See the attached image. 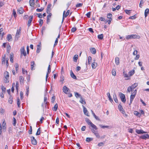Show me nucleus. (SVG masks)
Segmentation results:
<instances>
[{
  "label": "nucleus",
  "mask_w": 149,
  "mask_h": 149,
  "mask_svg": "<svg viewBox=\"0 0 149 149\" xmlns=\"http://www.w3.org/2000/svg\"><path fill=\"white\" fill-rule=\"evenodd\" d=\"M86 122L89 125H90L91 127V128H93L95 129H97L98 128L97 126L94 124H93L91 120L88 118H86L85 119Z\"/></svg>",
  "instance_id": "nucleus-1"
},
{
  "label": "nucleus",
  "mask_w": 149,
  "mask_h": 149,
  "mask_svg": "<svg viewBox=\"0 0 149 149\" xmlns=\"http://www.w3.org/2000/svg\"><path fill=\"white\" fill-rule=\"evenodd\" d=\"M90 129L91 130V132L94 134L98 138H100V135L97 131H96L97 129H95L93 128H91V127H89Z\"/></svg>",
  "instance_id": "nucleus-2"
},
{
  "label": "nucleus",
  "mask_w": 149,
  "mask_h": 149,
  "mask_svg": "<svg viewBox=\"0 0 149 149\" xmlns=\"http://www.w3.org/2000/svg\"><path fill=\"white\" fill-rule=\"evenodd\" d=\"M120 96L122 101L124 103H125L126 102V99L125 95L120 93Z\"/></svg>",
  "instance_id": "nucleus-3"
},
{
  "label": "nucleus",
  "mask_w": 149,
  "mask_h": 149,
  "mask_svg": "<svg viewBox=\"0 0 149 149\" xmlns=\"http://www.w3.org/2000/svg\"><path fill=\"white\" fill-rule=\"evenodd\" d=\"M137 36L136 35H131L126 36L125 38L127 39H129L136 38Z\"/></svg>",
  "instance_id": "nucleus-4"
},
{
  "label": "nucleus",
  "mask_w": 149,
  "mask_h": 149,
  "mask_svg": "<svg viewBox=\"0 0 149 149\" xmlns=\"http://www.w3.org/2000/svg\"><path fill=\"white\" fill-rule=\"evenodd\" d=\"M47 100V97L45 95L44 96V102L45 103V108H48V109H49V107H48V106L49 104V102L46 101Z\"/></svg>",
  "instance_id": "nucleus-5"
},
{
  "label": "nucleus",
  "mask_w": 149,
  "mask_h": 149,
  "mask_svg": "<svg viewBox=\"0 0 149 149\" xmlns=\"http://www.w3.org/2000/svg\"><path fill=\"white\" fill-rule=\"evenodd\" d=\"M21 54H23L24 56H26V51L24 49V47H23L20 49Z\"/></svg>",
  "instance_id": "nucleus-6"
},
{
  "label": "nucleus",
  "mask_w": 149,
  "mask_h": 149,
  "mask_svg": "<svg viewBox=\"0 0 149 149\" xmlns=\"http://www.w3.org/2000/svg\"><path fill=\"white\" fill-rule=\"evenodd\" d=\"M33 17V15L29 17V19L28 21L27 24V25L28 28H29L31 25V23L32 21Z\"/></svg>",
  "instance_id": "nucleus-7"
},
{
  "label": "nucleus",
  "mask_w": 149,
  "mask_h": 149,
  "mask_svg": "<svg viewBox=\"0 0 149 149\" xmlns=\"http://www.w3.org/2000/svg\"><path fill=\"white\" fill-rule=\"evenodd\" d=\"M31 141L32 144L34 145H36L37 143V141L36 139L33 136L31 137Z\"/></svg>",
  "instance_id": "nucleus-8"
},
{
  "label": "nucleus",
  "mask_w": 149,
  "mask_h": 149,
  "mask_svg": "<svg viewBox=\"0 0 149 149\" xmlns=\"http://www.w3.org/2000/svg\"><path fill=\"white\" fill-rule=\"evenodd\" d=\"M82 107L83 109V112L84 114L87 116H89L88 112L86 108L83 105L82 106Z\"/></svg>",
  "instance_id": "nucleus-9"
},
{
  "label": "nucleus",
  "mask_w": 149,
  "mask_h": 149,
  "mask_svg": "<svg viewBox=\"0 0 149 149\" xmlns=\"http://www.w3.org/2000/svg\"><path fill=\"white\" fill-rule=\"evenodd\" d=\"M63 92L67 94V92H68L69 89L66 86H64L63 87Z\"/></svg>",
  "instance_id": "nucleus-10"
},
{
  "label": "nucleus",
  "mask_w": 149,
  "mask_h": 149,
  "mask_svg": "<svg viewBox=\"0 0 149 149\" xmlns=\"http://www.w3.org/2000/svg\"><path fill=\"white\" fill-rule=\"evenodd\" d=\"M149 137V135L147 134L142 135L140 136V138L142 139H146L148 138Z\"/></svg>",
  "instance_id": "nucleus-11"
},
{
  "label": "nucleus",
  "mask_w": 149,
  "mask_h": 149,
  "mask_svg": "<svg viewBox=\"0 0 149 149\" xmlns=\"http://www.w3.org/2000/svg\"><path fill=\"white\" fill-rule=\"evenodd\" d=\"M135 96L136 95L132 94L130 97V103L129 104V105H130L132 104Z\"/></svg>",
  "instance_id": "nucleus-12"
},
{
  "label": "nucleus",
  "mask_w": 149,
  "mask_h": 149,
  "mask_svg": "<svg viewBox=\"0 0 149 149\" xmlns=\"http://www.w3.org/2000/svg\"><path fill=\"white\" fill-rule=\"evenodd\" d=\"M136 132L138 134H143V133H146L143 130H139L136 129Z\"/></svg>",
  "instance_id": "nucleus-13"
},
{
  "label": "nucleus",
  "mask_w": 149,
  "mask_h": 149,
  "mask_svg": "<svg viewBox=\"0 0 149 149\" xmlns=\"http://www.w3.org/2000/svg\"><path fill=\"white\" fill-rule=\"evenodd\" d=\"M41 46L40 45H38L37 47L36 52L38 53H39L41 50Z\"/></svg>",
  "instance_id": "nucleus-14"
},
{
  "label": "nucleus",
  "mask_w": 149,
  "mask_h": 149,
  "mask_svg": "<svg viewBox=\"0 0 149 149\" xmlns=\"http://www.w3.org/2000/svg\"><path fill=\"white\" fill-rule=\"evenodd\" d=\"M70 76L71 77L74 79H77V77L74 74L72 70H71L70 71Z\"/></svg>",
  "instance_id": "nucleus-15"
},
{
  "label": "nucleus",
  "mask_w": 149,
  "mask_h": 149,
  "mask_svg": "<svg viewBox=\"0 0 149 149\" xmlns=\"http://www.w3.org/2000/svg\"><path fill=\"white\" fill-rule=\"evenodd\" d=\"M90 51L93 54H95L96 53V50L94 48H91L90 49Z\"/></svg>",
  "instance_id": "nucleus-16"
},
{
  "label": "nucleus",
  "mask_w": 149,
  "mask_h": 149,
  "mask_svg": "<svg viewBox=\"0 0 149 149\" xmlns=\"http://www.w3.org/2000/svg\"><path fill=\"white\" fill-rule=\"evenodd\" d=\"M19 80L20 84H23L24 82V78L23 77L20 76L19 77Z\"/></svg>",
  "instance_id": "nucleus-17"
},
{
  "label": "nucleus",
  "mask_w": 149,
  "mask_h": 149,
  "mask_svg": "<svg viewBox=\"0 0 149 149\" xmlns=\"http://www.w3.org/2000/svg\"><path fill=\"white\" fill-rule=\"evenodd\" d=\"M7 39L8 41H10L12 40V36L10 34H8L7 36Z\"/></svg>",
  "instance_id": "nucleus-18"
},
{
  "label": "nucleus",
  "mask_w": 149,
  "mask_h": 149,
  "mask_svg": "<svg viewBox=\"0 0 149 149\" xmlns=\"http://www.w3.org/2000/svg\"><path fill=\"white\" fill-rule=\"evenodd\" d=\"M13 53H11L10 55V61L11 63H13Z\"/></svg>",
  "instance_id": "nucleus-19"
},
{
  "label": "nucleus",
  "mask_w": 149,
  "mask_h": 149,
  "mask_svg": "<svg viewBox=\"0 0 149 149\" xmlns=\"http://www.w3.org/2000/svg\"><path fill=\"white\" fill-rule=\"evenodd\" d=\"M80 102L83 104H86V102L84 99L82 97H81Z\"/></svg>",
  "instance_id": "nucleus-20"
},
{
  "label": "nucleus",
  "mask_w": 149,
  "mask_h": 149,
  "mask_svg": "<svg viewBox=\"0 0 149 149\" xmlns=\"http://www.w3.org/2000/svg\"><path fill=\"white\" fill-rule=\"evenodd\" d=\"M113 99L114 101L116 103L118 102V100L117 99L116 95L115 93H114L113 95Z\"/></svg>",
  "instance_id": "nucleus-21"
},
{
  "label": "nucleus",
  "mask_w": 149,
  "mask_h": 149,
  "mask_svg": "<svg viewBox=\"0 0 149 149\" xmlns=\"http://www.w3.org/2000/svg\"><path fill=\"white\" fill-rule=\"evenodd\" d=\"M107 96L109 98V100L110 101V102H113V100L112 99L109 93H108L107 94Z\"/></svg>",
  "instance_id": "nucleus-22"
},
{
  "label": "nucleus",
  "mask_w": 149,
  "mask_h": 149,
  "mask_svg": "<svg viewBox=\"0 0 149 149\" xmlns=\"http://www.w3.org/2000/svg\"><path fill=\"white\" fill-rule=\"evenodd\" d=\"M52 15V14L51 13H49V15L47 16V24L49 22V18L51 17V16Z\"/></svg>",
  "instance_id": "nucleus-23"
},
{
  "label": "nucleus",
  "mask_w": 149,
  "mask_h": 149,
  "mask_svg": "<svg viewBox=\"0 0 149 149\" xmlns=\"http://www.w3.org/2000/svg\"><path fill=\"white\" fill-rule=\"evenodd\" d=\"M8 101L9 103L10 104H12L13 103V98L11 95H10V96L9 98Z\"/></svg>",
  "instance_id": "nucleus-24"
},
{
  "label": "nucleus",
  "mask_w": 149,
  "mask_h": 149,
  "mask_svg": "<svg viewBox=\"0 0 149 149\" xmlns=\"http://www.w3.org/2000/svg\"><path fill=\"white\" fill-rule=\"evenodd\" d=\"M34 0H30L29 2L30 5L31 6L34 7Z\"/></svg>",
  "instance_id": "nucleus-25"
},
{
  "label": "nucleus",
  "mask_w": 149,
  "mask_h": 149,
  "mask_svg": "<svg viewBox=\"0 0 149 149\" xmlns=\"http://www.w3.org/2000/svg\"><path fill=\"white\" fill-rule=\"evenodd\" d=\"M5 77L6 79H8L9 78V75L8 72H7L6 71L5 73Z\"/></svg>",
  "instance_id": "nucleus-26"
},
{
  "label": "nucleus",
  "mask_w": 149,
  "mask_h": 149,
  "mask_svg": "<svg viewBox=\"0 0 149 149\" xmlns=\"http://www.w3.org/2000/svg\"><path fill=\"white\" fill-rule=\"evenodd\" d=\"M149 12V9L148 8H147L146 9L145 11L144 15L145 17H146L147 15L148 14Z\"/></svg>",
  "instance_id": "nucleus-27"
},
{
  "label": "nucleus",
  "mask_w": 149,
  "mask_h": 149,
  "mask_svg": "<svg viewBox=\"0 0 149 149\" xmlns=\"http://www.w3.org/2000/svg\"><path fill=\"white\" fill-rule=\"evenodd\" d=\"M23 9L22 8H20L17 10V13L19 14H22L23 13Z\"/></svg>",
  "instance_id": "nucleus-28"
},
{
  "label": "nucleus",
  "mask_w": 149,
  "mask_h": 149,
  "mask_svg": "<svg viewBox=\"0 0 149 149\" xmlns=\"http://www.w3.org/2000/svg\"><path fill=\"white\" fill-rule=\"evenodd\" d=\"M115 62L117 65H118L119 64V58L118 57H117L115 58Z\"/></svg>",
  "instance_id": "nucleus-29"
},
{
  "label": "nucleus",
  "mask_w": 149,
  "mask_h": 149,
  "mask_svg": "<svg viewBox=\"0 0 149 149\" xmlns=\"http://www.w3.org/2000/svg\"><path fill=\"white\" fill-rule=\"evenodd\" d=\"M137 86L138 84L137 83H135L130 86L132 88V89L134 90Z\"/></svg>",
  "instance_id": "nucleus-30"
},
{
  "label": "nucleus",
  "mask_w": 149,
  "mask_h": 149,
  "mask_svg": "<svg viewBox=\"0 0 149 149\" xmlns=\"http://www.w3.org/2000/svg\"><path fill=\"white\" fill-rule=\"evenodd\" d=\"M135 73V70H134L130 71L129 72V75L130 76H132V75Z\"/></svg>",
  "instance_id": "nucleus-31"
},
{
  "label": "nucleus",
  "mask_w": 149,
  "mask_h": 149,
  "mask_svg": "<svg viewBox=\"0 0 149 149\" xmlns=\"http://www.w3.org/2000/svg\"><path fill=\"white\" fill-rule=\"evenodd\" d=\"M134 114L136 116H138L139 117H140L141 116V114L137 111H134Z\"/></svg>",
  "instance_id": "nucleus-32"
},
{
  "label": "nucleus",
  "mask_w": 149,
  "mask_h": 149,
  "mask_svg": "<svg viewBox=\"0 0 149 149\" xmlns=\"http://www.w3.org/2000/svg\"><path fill=\"white\" fill-rule=\"evenodd\" d=\"M19 87V82L18 81H17L15 85L16 90H17V92H18V89Z\"/></svg>",
  "instance_id": "nucleus-33"
},
{
  "label": "nucleus",
  "mask_w": 149,
  "mask_h": 149,
  "mask_svg": "<svg viewBox=\"0 0 149 149\" xmlns=\"http://www.w3.org/2000/svg\"><path fill=\"white\" fill-rule=\"evenodd\" d=\"M97 65V64L95 62H94L92 64L91 66L92 67V68L93 69H95L96 68V65Z\"/></svg>",
  "instance_id": "nucleus-34"
},
{
  "label": "nucleus",
  "mask_w": 149,
  "mask_h": 149,
  "mask_svg": "<svg viewBox=\"0 0 149 149\" xmlns=\"http://www.w3.org/2000/svg\"><path fill=\"white\" fill-rule=\"evenodd\" d=\"M31 68L32 70H34V68H33L34 67V65H35V63L34 61H33L31 62Z\"/></svg>",
  "instance_id": "nucleus-35"
},
{
  "label": "nucleus",
  "mask_w": 149,
  "mask_h": 149,
  "mask_svg": "<svg viewBox=\"0 0 149 149\" xmlns=\"http://www.w3.org/2000/svg\"><path fill=\"white\" fill-rule=\"evenodd\" d=\"M97 37L99 39L102 40L103 38V35L102 34L99 35Z\"/></svg>",
  "instance_id": "nucleus-36"
},
{
  "label": "nucleus",
  "mask_w": 149,
  "mask_h": 149,
  "mask_svg": "<svg viewBox=\"0 0 149 149\" xmlns=\"http://www.w3.org/2000/svg\"><path fill=\"white\" fill-rule=\"evenodd\" d=\"M17 104L18 107L19 108L20 107V102L19 99L18 98L17 100Z\"/></svg>",
  "instance_id": "nucleus-37"
},
{
  "label": "nucleus",
  "mask_w": 149,
  "mask_h": 149,
  "mask_svg": "<svg viewBox=\"0 0 149 149\" xmlns=\"http://www.w3.org/2000/svg\"><path fill=\"white\" fill-rule=\"evenodd\" d=\"M93 140L92 138L87 137L86 138V141L87 142H89Z\"/></svg>",
  "instance_id": "nucleus-38"
},
{
  "label": "nucleus",
  "mask_w": 149,
  "mask_h": 149,
  "mask_svg": "<svg viewBox=\"0 0 149 149\" xmlns=\"http://www.w3.org/2000/svg\"><path fill=\"white\" fill-rule=\"evenodd\" d=\"M75 97L77 98L79 97L80 98L81 97H82L77 92L75 93Z\"/></svg>",
  "instance_id": "nucleus-39"
},
{
  "label": "nucleus",
  "mask_w": 149,
  "mask_h": 149,
  "mask_svg": "<svg viewBox=\"0 0 149 149\" xmlns=\"http://www.w3.org/2000/svg\"><path fill=\"white\" fill-rule=\"evenodd\" d=\"M40 128H39L37 131V132L36 133V135H38L40 134Z\"/></svg>",
  "instance_id": "nucleus-40"
},
{
  "label": "nucleus",
  "mask_w": 149,
  "mask_h": 149,
  "mask_svg": "<svg viewBox=\"0 0 149 149\" xmlns=\"http://www.w3.org/2000/svg\"><path fill=\"white\" fill-rule=\"evenodd\" d=\"M58 107V105L57 104H56L55 105L54 107V109H53V110H54L55 111H56Z\"/></svg>",
  "instance_id": "nucleus-41"
},
{
  "label": "nucleus",
  "mask_w": 149,
  "mask_h": 149,
  "mask_svg": "<svg viewBox=\"0 0 149 149\" xmlns=\"http://www.w3.org/2000/svg\"><path fill=\"white\" fill-rule=\"evenodd\" d=\"M118 109L119 110L121 111L122 110H123V108L121 104H119L118 106Z\"/></svg>",
  "instance_id": "nucleus-42"
},
{
  "label": "nucleus",
  "mask_w": 149,
  "mask_h": 149,
  "mask_svg": "<svg viewBox=\"0 0 149 149\" xmlns=\"http://www.w3.org/2000/svg\"><path fill=\"white\" fill-rule=\"evenodd\" d=\"M11 49V47L9 45H7V52H8V53H9L10 50V49Z\"/></svg>",
  "instance_id": "nucleus-43"
},
{
  "label": "nucleus",
  "mask_w": 149,
  "mask_h": 149,
  "mask_svg": "<svg viewBox=\"0 0 149 149\" xmlns=\"http://www.w3.org/2000/svg\"><path fill=\"white\" fill-rule=\"evenodd\" d=\"M92 59V58L90 56H89L88 57V64H91V61Z\"/></svg>",
  "instance_id": "nucleus-44"
},
{
  "label": "nucleus",
  "mask_w": 149,
  "mask_h": 149,
  "mask_svg": "<svg viewBox=\"0 0 149 149\" xmlns=\"http://www.w3.org/2000/svg\"><path fill=\"white\" fill-rule=\"evenodd\" d=\"M112 15L111 13H109L107 15V17L109 19H112Z\"/></svg>",
  "instance_id": "nucleus-45"
},
{
  "label": "nucleus",
  "mask_w": 149,
  "mask_h": 149,
  "mask_svg": "<svg viewBox=\"0 0 149 149\" xmlns=\"http://www.w3.org/2000/svg\"><path fill=\"white\" fill-rule=\"evenodd\" d=\"M78 56L77 55V56L75 55L73 57L74 61L75 62H77V61L78 59Z\"/></svg>",
  "instance_id": "nucleus-46"
},
{
  "label": "nucleus",
  "mask_w": 149,
  "mask_h": 149,
  "mask_svg": "<svg viewBox=\"0 0 149 149\" xmlns=\"http://www.w3.org/2000/svg\"><path fill=\"white\" fill-rule=\"evenodd\" d=\"M105 143V142H101L98 144V146H104Z\"/></svg>",
  "instance_id": "nucleus-47"
},
{
  "label": "nucleus",
  "mask_w": 149,
  "mask_h": 149,
  "mask_svg": "<svg viewBox=\"0 0 149 149\" xmlns=\"http://www.w3.org/2000/svg\"><path fill=\"white\" fill-rule=\"evenodd\" d=\"M16 119L15 117L13 118V126H15L16 124Z\"/></svg>",
  "instance_id": "nucleus-48"
},
{
  "label": "nucleus",
  "mask_w": 149,
  "mask_h": 149,
  "mask_svg": "<svg viewBox=\"0 0 149 149\" xmlns=\"http://www.w3.org/2000/svg\"><path fill=\"white\" fill-rule=\"evenodd\" d=\"M143 3H144V2H143V0H141L140 2V3L139 5V6L140 8H142V7L143 6L142 4H143Z\"/></svg>",
  "instance_id": "nucleus-49"
},
{
  "label": "nucleus",
  "mask_w": 149,
  "mask_h": 149,
  "mask_svg": "<svg viewBox=\"0 0 149 149\" xmlns=\"http://www.w3.org/2000/svg\"><path fill=\"white\" fill-rule=\"evenodd\" d=\"M15 70L16 72L17 71L19 68V65L17 63H16L15 65Z\"/></svg>",
  "instance_id": "nucleus-50"
},
{
  "label": "nucleus",
  "mask_w": 149,
  "mask_h": 149,
  "mask_svg": "<svg viewBox=\"0 0 149 149\" xmlns=\"http://www.w3.org/2000/svg\"><path fill=\"white\" fill-rule=\"evenodd\" d=\"M83 5V3H79L76 4V8H79L82 6Z\"/></svg>",
  "instance_id": "nucleus-51"
},
{
  "label": "nucleus",
  "mask_w": 149,
  "mask_h": 149,
  "mask_svg": "<svg viewBox=\"0 0 149 149\" xmlns=\"http://www.w3.org/2000/svg\"><path fill=\"white\" fill-rule=\"evenodd\" d=\"M121 111V112L122 113L123 115L125 117H127V114H126V113H125V111H124V109L123 110H122V111Z\"/></svg>",
  "instance_id": "nucleus-52"
},
{
  "label": "nucleus",
  "mask_w": 149,
  "mask_h": 149,
  "mask_svg": "<svg viewBox=\"0 0 149 149\" xmlns=\"http://www.w3.org/2000/svg\"><path fill=\"white\" fill-rule=\"evenodd\" d=\"M1 89L2 90V92L5 93L6 92V88L5 87L2 86V87Z\"/></svg>",
  "instance_id": "nucleus-53"
},
{
  "label": "nucleus",
  "mask_w": 149,
  "mask_h": 149,
  "mask_svg": "<svg viewBox=\"0 0 149 149\" xmlns=\"http://www.w3.org/2000/svg\"><path fill=\"white\" fill-rule=\"evenodd\" d=\"M65 11H64L63 12V18H62V21L61 22L62 23L63 22L64 20V18L65 17Z\"/></svg>",
  "instance_id": "nucleus-54"
},
{
  "label": "nucleus",
  "mask_w": 149,
  "mask_h": 149,
  "mask_svg": "<svg viewBox=\"0 0 149 149\" xmlns=\"http://www.w3.org/2000/svg\"><path fill=\"white\" fill-rule=\"evenodd\" d=\"M39 25L40 26H41L43 24V21L42 19H40L39 21Z\"/></svg>",
  "instance_id": "nucleus-55"
},
{
  "label": "nucleus",
  "mask_w": 149,
  "mask_h": 149,
  "mask_svg": "<svg viewBox=\"0 0 149 149\" xmlns=\"http://www.w3.org/2000/svg\"><path fill=\"white\" fill-rule=\"evenodd\" d=\"M136 15H133L132 16H130L129 17V18L131 19H134L136 18Z\"/></svg>",
  "instance_id": "nucleus-56"
},
{
  "label": "nucleus",
  "mask_w": 149,
  "mask_h": 149,
  "mask_svg": "<svg viewBox=\"0 0 149 149\" xmlns=\"http://www.w3.org/2000/svg\"><path fill=\"white\" fill-rule=\"evenodd\" d=\"M100 126L102 128H108L109 127V126H103L102 125H100Z\"/></svg>",
  "instance_id": "nucleus-57"
},
{
  "label": "nucleus",
  "mask_w": 149,
  "mask_h": 149,
  "mask_svg": "<svg viewBox=\"0 0 149 149\" xmlns=\"http://www.w3.org/2000/svg\"><path fill=\"white\" fill-rule=\"evenodd\" d=\"M132 90H133L132 89V88L130 86H129L127 88V91L128 92H130V91H132Z\"/></svg>",
  "instance_id": "nucleus-58"
},
{
  "label": "nucleus",
  "mask_w": 149,
  "mask_h": 149,
  "mask_svg": "<svg viewBox=\"0 0 149 149\" xmlns=\"http://www.w3.org/2000/svg\"><path fill=\"white\" fill-rule=\"evenodd\" d=\"M131 10H125V11L126 13L127 14H130L131 13Z\"/></svg>",
  "instance_id": "nucleus-59"
},
{
  "label": "nucleus",
  "mask_w": 149,
  "mask_h": 149,
  "mask_svg": "<svg viewBox=\"0 0 149 149\" xmlns=\"http://www.w3.org/2000/svg\"><path fill=\"white\" fill-rule=\"evenodd\" d=\"M20 96L21 100H22L23 98V93L22 91L20 92Z\"/></svg>",
  "instance_id": "nucleus-60"
},
{
  "label": "nucleus",
  "mask_w": 149,
  "mask_h": 149,
  "mask_svg": "<svg viewBox=\"0 0 149 149\" xmlns=\"http://www.w3.org/2000/svg\"><path fill=\"white\" fill-rule=\"evenodd\" d=\"M112 74L113 76H115L116 75V72L113 69L112 70Z\"/></svg>",
  "instance_id": "nucleus-61"
},
{
  "label": "nucleus",
  "mask_w": 149,
  "mask_h": 149,
  "mask_svg": "<svg viewBox=\"0 0 149 149\" xmlns=\"http://www.w3.org/2000/svg\"><path fill=\"white\" fill-rule=\"evenodd\" d=\"M55 96H53L51 100V102L52 103H53L54 102V101H55Z\"/></svg>",
  "instance_id": "nucleus-62"
},
{
  "label": "nucleus",
  "mask_w": 149,
  "mask_h": 149,
  "mask_svg": "<svg viewBox=\"0 0 149 149\" xmlns=\"http://www.w3.org/2000/svg\"><path fill=\"white\" fill-rule=\"evenodd\" d=\"M47 72L48 73H50V72H51V66L50 65H49L48 66V71Z\"/></svg>",
  "instance_id": "nucleus-63"
},
{
  "label": "nucleus",
  "mask_w": 149,
  "mask_h": 149,
  "mask_svg": "<svg viewBox=\"0 0 149 149\" xmlns=\"http://www.w3.org/2000/svg\"><path fill=\"white\" fill-rule=\"evenodd\" d=\"M93 115L96 120H99L98 117L95 115V113H93Z\"/></svg>",
  "instance_id": "nucleus-64"
}]
</instances>
